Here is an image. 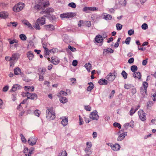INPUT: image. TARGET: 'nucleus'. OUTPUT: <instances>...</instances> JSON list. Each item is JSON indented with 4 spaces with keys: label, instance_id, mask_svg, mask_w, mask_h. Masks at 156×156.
I'll return each instance as SVG.
<instances>
[{
    "label": "nucleus",
    "instance_id": "4be33fe9",
    "mask_svg": "<svg viewBox=\"0 0 156 156\" xmlns=\"http://www.w3.org/2000/svg\"><path fill=\"white\" fill-rule=\"evenodd\" d=\"M103 15L104 16V18L106 20H111L112 18L111 15L105 13H103Z\"/></svg>",
    "mask_w": 156,
    "mask_h": 156
},
{
    "label": "nucleus",
    "instance_id": "58836bf2",
    "mask_svg": "<svg viewBox=\"0 0 156 156\" xmlns=\"http://www.w3.org/2000/svg\"><path fill=\"white\" fill-rule=\"evenodd\" d=\"M131 70L133 72H135L137 70V67L136 66L133 65L131 67Z\"/></svg>",
    "mask_w": 156,
    "mask_h": 156
},
{
    "label": "nucleus",
    "instance_id": "f704fd0d",
    "mask_svg": "<svg viewBox=\"0 0 156 156\" xmlns=\"http://www.w3.org/2000/svg\"><path fill=\"white\" fill-rule=\"evenodd\" d=\"M154 104V103L151 101H149L147 103V109H149Z\"/></svg>",
    "mask_w": 156,
    "mask_h": 156
},
{
    "label": "nucleus",
    "instance_id": "bb28decb",
    "mask_svg": "<svg viewBox=\"0 0 156 156\" xmlns=\"http://www.w3.org/2000/svg\"><path fill=\"white\" fill-rule=\"evenodd\" d=\"M38 71L39 72L38 73V75H44L45 73L46 69L45 68H40L38 69Z\"/></svg>",
    "mask_w": 156,
    "mask_h": 156
},
{
    "label": "nucleus",
    "instance_id": "774afa93",
    "mask_svg": "<svg viewBox=\"0 0 156 156\" xmlns=\"http://www.w3.org/2000/svg\"><path fill=\"white\" fill-rule=\"evenodd\" d=\"M152 98L154 101H156V93H155L152 95Z\"/></svg>",
    "mask_w": 156,
    "mask_h": 156
},
{
    "label": "nucleus",
    "instance_id": "f257e3e1",
    "mask_svg": "<svg viewBox=\"0 0 156 156\" xmlns=\"http://www.w3.org/2000/svg\"><path fill=\"white\" fill-rule=\"evenodd\" d=\"M50 5V3L48 1L44 0H40L38 1L36 5L34 6L35 9L38 10H43L45 8L48 7Z\"/></svg>",
    "mask_w": 156,
    "mask_h": 156
},
{
    "label": "nucleus",
    "instance_id": "6ab92c4d",
    "mask_svg": "<svg viewBox=\"0 0 156 156\" xmlns=\"http://www.w3.org/2000/svg\"><path fill=\"white\" fill-rule=\"evenodd\" d=\"M140 92L143 97H145L147 95V90L141 87L140 88Z\"/></svg>",
    "mask_w": 156,
    "mask_h": 156
},
{
    "label": "nucleus",
    "instance_id": "473e14b6",
    "mask_svg": "<svg viewBox=\"0 0 156 156\" xmlns=\"http://www.w3.org/2000/svg\"><path fill=\"white\" fill-rule=\"evenodd\" d=\"M19 57V55L17 53H15L12 55L11 57V59L14 60H15L16 59H18Z\"/></svg>",
    "mask_w": 156,
    "mask_h": 156
},
{
    "label": "nucleus",
    "instance_id": "79ce46f5",
    "mask_svg": "<svg viewBox=\"0 0 156 156\" xmlns=\"http://www.w3.org/2000/svg\"><path fill=\"white\" fill-rule=\"evenodd\" d=\"M68 6L73 8H75L76 6V4L74 2H71L69 3Z\"/></svg>",
    "mask_w": 156,
    "mask_h": 156
},
{
    "label": "nucleus",
    "instance_id": "8fccbe9b",
    "mask_svg": "<svg viewBox=\"0 0 156 156\" xmlns=\"http://www.w3.org/2000/svg\"><path fill=\"white\" fill-rule=\"evenodd\" d=\"M113 126L116 127H118L119 129H120L121 128V126L120 124L116 122H115L113 123Z\"/></svg>",
    "mask_w": 156,
    "mask_h": 156
},
{
    "label": "nucleus",
    "instance_id": "3c124183",
    "mask_svg": "<svg viewBox=\"0 0 156 156\" xmlns=\"http://www.w3.org/2000/svg\"><path fill=\"white\" fill-rule=\"evenodd\" d=\"M68 48L72 51L74 52L76 51V49L74 47H72L70 45L68 46Z\"/></svg>",
    "mask_w": 156,
    "mask_h": 156
},
{
    "label": "nucleus",
    "instance_id": "680f3d73",
    "mask_svg": "<svg viewBox=\"0 0 156 156\" xmlns=\"http://www.w3.org/2000/svg\"><path fill=\"white\" fill-rule=\"evenodd\" d=\"M70 80L72 84L75 83L76 81V79L75 78H72L70 79Z\"/></svg>",
    "mask_w": 156,
    "mask_h": 156
},
{
    "label": "nucleus",
    "instance_id": "37998d69",
    "mask_svg": "<svg viewBox=\"0 0 156 156\" xmlns=\"http://www.w3.org/2000/svg\"><path fill=\"white\" fill-rule=\"evenodd\" d=\"M116 26L117 30H120L122 29V25L120 23H117Z\"/></svg>",
    "mask_w": 156,
    "mask_h": 156
},
{
    "label": "nucleus",
    "instance_id": "dca6fc26",
    "mask_svg": "<svg viewBox=\"0 0 156 156\" xmlns=\"http://www.w3.org/2000/svg\"><path fill=\"white\" fill-rule=\"evenodd\" d=\"M51 62L54 65H57L59 62V60L57 57H53L51 58Z\"/></svg>",
    "mask_w": 156,
    "mask_h": 156
},
{
    "label": "nucleus",
    "instance_id": "cd10ccee",
    "mask_svg": "<svg viewBox=\"0 0 156 156\" xmlns=\"http://www.w3.org/2000/svg\"><path fill=\"white\" fill-rule=\"evenodd\" d=\"M89 86L87 88V90L88 91H91V90L94 88V85L92 82H90L88 83Z\"/></svg>",
    "mask_w": 156,
    "mask_h": 156
},
{
    "label": "nucleus",
    "instance_id": "c756f323",
    "mask_svg": "<svg viewBox=\"0 0 156 156\" xmlns=\"http://www.w3.org/2000/svg\"><path fill=\"white\" fill-rule=\"evenodd\" d=\"M22 23L24 24L27 26L28 27L30 28H32L31 25L27 20H24L22 21Z\"/></svg>",
    "mask_w": 156,
    "mask_h": 156
},
{
    "label": "nucleus",
    "instance_id": "e433bc0d",
    "mask_svg": "<svg viewBox=\"0 0 156 156\" xmlns=\"http://www.w3.org/2000/svg\"><path fill=\"white\" fill-rule=\"evenodd\" d=\"M85 67L88 71H90L91 68V65L90 63H88L85 64Z\"/></svg>",
    "mask_w": 156,
    "mask_h": 156
},
{
    "label": "nucleus",
    "instance_id": "49530a36",
    "mask_svg": "<svg viewBox=\"0 0 156 156\" xmlns=\"http://www.w3.org/2000/svg\"><path fill=\"white\" fill-rule=\"evenodd\" d=\"M85 26L90 27L91 25V22L90 21H85Z\"/></svg>",
    "mask_w": 156,
    "mask_h": 156
},
{
    "label": "nucleus",
    "instance_id": "4468645a",
    "mask_svg": "<svg viewBox=\"0 0 156 156\" xmlns=\"http://www.w3.org/2000/svg\"><path fill=\"white\" fill-rule=\"evenodd\" d=\"M110 146L111 147L112 149L114 151H118L120 148V145L117 144H115V145L111 144H110Z\"/></svg>",
    "mask_w": 156,
    "mask_h": 156
},
{
    "label": "nucleus",
    "instance_id": "0e129e2a",
    "mask_svg": "<svg viewBox=\"0 0 156 156\" xmlns=\"http://www.w3.org/2000/svg\"><path fill=\"white\" fill-rule=\"evenodd\" d=\"M115 90H113L110 94L109 95V98H111L112 97H113L114 96V94H115Z\"/></svg>",
    "mask_w": 156,
    "mask_h": 156
},
{
    "label": "nucleus",
    "instance_id": "13d9d810",
    "mask_svg": "<svg viewBox=\"0 0 156 156\" xmlns=\"http://www.w3.org/2000/svg\"><path fill=\"white\" fill-rule=\"evenodd\" d=\"M131 85L130 84H126L124 85V87L125 89H129L130 88Z\"/></svg>",
    "mask_w": 156,
    "mask_h": 156
},
{
    "label": "nucleus",
    "instance_id": "052dcab7",
    "mask_svg": "<svg viewBox=\"0 0 156 156\" xmlns=\"http://www.w3.org/2000/svg\"><path fill=\"white\" fill-rule=\"evenodd\" d=\"M85 109L87 111H90L91 109V107L89 105L86 106H85Z\"/></svg>",
    "mask_w": 156,
    "mask_h": 156
},
{
    "label": "nucleus",
    "instance_id": "864d4df0",
    "mask_svg": "<svg viewBox=\"0 0 156 156\" xmlns=\"http://www.w3.org/2000/svg\"><path fill=\"white\" fill-rule=\"evenodd\" d=\"M34 113L36 115L39 117L41 114V112L38 110H36L35 111Z\"/></svg>",
    "mask_w": 156,
    "mask_h": 156
},
{
    "label": "nucleus",
    "instance_id": "0eeeda50",
    "mask_svg": "<svg viewBox=\"0 0 156 156\" xmlns=\"http://www.w3.org/2000/svg\"><path fill=\"white\" fill-rule=\"evenodd\" d=\"M138 115L140 119L142 121H144L146 119V114L142 110H140L138 112Z\"/></svg>",
    "mask_w": 156,
    "mask_h": 156
},
{
    "label": "nucleus",
    "instance_id": "69168bd1",
    "mask_svg": "<svg viewBox=\"0 0 156 156\" xmlns=\"http://www.w3.org/2000/svg\"><path fill=\"white\" fill-rule=\"evenodd\" d=\"M79 124L80 125H81L83 124V120L82 118L80 117V115L79 116Z\"/></svg>",
    "mask_w": 156,
    "mask_h": 156
},
{
    "label": "nucleus",
    "instance_id": "ddd939ff",
    "mask_svg": "<svg viewBox=\"0 0 156 156\" xmlns=\"http://www.w3.org/2000/svg\"><path fill=\"white\" fill-rule=\"evenodd\" d=\"M98 8L95 7H85L83 9V11L86 12H88V11L89 10L94 11H98Z\"/></svg>",
    "mask_w": 156,
    "mask_h": 156
},
{
    "label": "nucleus",
    "instance_id": "7c9ffc66",
    "mask_svg": "<svg viewBox=\"0 0 156 156\" xmlns=\"http://www.w3.org/2000/svg\"><path fill=\"white\" fill-rule=\"evenodd\" d=\"M14 71V74L16 75H18L20 74L21 72V69L19 67L15 68Z\"/></svg>",
    "mask_w": 156,
    "mask_h": 156
},
{
    "label": "nucleus",
    "instance_id": "393cba45",
    "mask_svg": "<svg viewBox=\"0 0 156 156\" xmlns=\"http://www.w3.org/2000/svg\"><path fill=\"white\" fill-rule=\"evenodd\" d=\"M60 119H62L61 123L63 126H65L68 124V118L62 117Z\"/></svg>",
    "mask_w": 156,
    "mask_h": 156
},
{
    "label": "nucleus",
    "instance_id": "e2e57ef3",
    "mask_svg": "<svg viewBox=\"0 0 156 156\" xmlns=\"http://www.w3.org/2000/svg\"><path fill=\"white\" fill-rule=\"evenodd\" d=\"M59 94L60 95H64L65 96H66L67 95V93L62 90H61L59 92Z\"/></svg>",
    "mask_w": 156,
    "mask_h": 156
},
{
    "label": "nucleus",
    "instance_id": "6e6552de",
    "mask_svg": "<svg viewBox=\"0 0 156 156\" xmlns=\"http://www.w3.org/2000/svg\"><path fill=\"white\" fill-rule=\"evenodd\" d=\"M94 40V42L100 43L102 44L103 43L104 39L102 36L100 35H98L95 37Z\"/></svg>",
    "mask_w": 156,
    "mask_h": 156
},
{
    "label": "nucleus",
    "instance_id": "1a4fd4ad",
    "mask_svg": "<svg viewBox=\"0 0 156 156\" xmlns=\"http://www.w3.org/2000/svg\"><path fill=\"white\" fill-rule=\"evenodd\" d=\"M49 44L46 42H44L43 44V47L45 49L44 53L45 54L44 57L47 56V55H49V52L50 51L48 49V47Z\"/></svg>",
    "mask_w": 156,
    "mask_h": 156
},
{
    "label": "nucleus",
    "instance_id": "ea45409f",
    "mask_svg": "<svg viewBox=\"0 0 156 156\" xmlns=\"http://www.w3.org/2000/svg\"><path fill=\"white\" fill-rule=\"evenodd\" d=\"M20 37L23 41H25L27 39V37L24 34H21L20 35Z\"/></svg>",
    "mask_w": 156,
    "mask_h": 156
},
{
    "label": "nucleus",
    "instance_id": "f3484780",
    "mask_svg": "<svg viewBox=\"0 0 156 156\" xmlns=\"http://www.w3.org/2000/svg\"><path fill=\"white\" fill-rule=\"evenodd\" d=\"M47 30L49 31H52L55 30L54 26L51 24L47 25L44 26Z\"/></svg>",
    "mask_w": 156,
    "mask_h": 156
},
{
    "label": "nucleus",
    "instance_id": "a211bd4d",
    "mask_svg": "<svg viewBox=\"0 0 156 156\" xmlns=\"http://www.w3.org/2000/svg\"><path fill=\"white\" fill-rule=\"evenodd\" d=\"M8 13L6 12H0V18L2 19H5L8 16Z\"/></svg>",
    "mask_w": 156,
    "mask_h": 156
},
{
    "label": "nucleus",
    "instance_id": "a18cd8bd",
    "mask_svg": "<svg viewBox=\"0 0 156 156\" xmlns=\"http://www.w3.org/2000/svg\"><path fill=\"white\" fill-rule=\"evenodd\" d=\"M121 74L125 79H126L127 78V74L125 71H122Z\"/></svg>",
    "mask_w": 156,
    "mask_h": 156
},
{
    "label": "nucleus",
    "instance_id": "338daca9",
    "mask_svg": "<svg viewBox=\"0 0 156 156\" xmlns=\"http://www.w3.org/2000/svg\"><path fill=\"white\" fill-rule=\"evenodd\" d=\"M134 33V31L132 30H130L128 31V34L129 35H131Z\"/></svg>",
    "mask_w": 156,
    "mask_h": 156
},
{
    "label": "nucleus",
    "instance_id": "9b49d317",
    "mask_svg": "<svg viewBox=\"0 0 156 156\" xmlns=\"http://www.w3.org/2000/svg\"><path fill=\"white\" fill-rule=\"evenodd\" d=\"M96 111H94L90 115V118L92 120H97L99 118V116L97 114Z\"/></svg>",
    "mask_w": 156,
    "mask_h": 156
},
{
    "label": "nucleus",
    "instance_id": "7ed1b4c3",
    "mask_svg": "<svg viewBox=\"0 0 156 156\" xmlns=\"http://www.w3.org/2000/svg\"><path fill=\"white\" fill-rule=\"evenodd\" d=\"M47 118L50 120H52L54 119L55 117V110L52 107L49 108L47 110Z\"/></svg>",
    "mask_w": 156,
    "mask_h": 156
},
{
    "label": "nucleus",
    "instance_id": "423d86ee",
    "mask_svg": "<svg viewBox=\"0 0 156 156\" xmlns=\"http://www.w3.org/2000/svg\"><path fill=\"white\" fill-rule=\"evenodd\" d=\"M54 12V9L52 8H47L46 9L44 10L41 11L40 13L41 14H46L48 15H50L51 13H52Z\"/></svg>",
    "mask_w": 156,
    "mask_h": 156
},
{
    "label": "nucleus",
    "instance_id": "a878e982",
    "mask_svg": "<svg viewBox=\"0 0 156 156\" xmlns=\"http://www.w3.org/2000/svg\"><path fill=\"white\" fill-rule=\"evenodd\" d=\"M133 75L135 78L138 79H140L141 76V73L139 72H134L133 74Z\"/></svg>",
    "mask_w": 156,
    "mask_h": 156
},
{
    "label": "nucleus",
    "instance_id": "aec40b11",
    "mask_svg": "<svg viewBox=\"0 0 156 156\" xmlns=\"http://www.w3.org/2000/svg\"><path fill=\"white\" fill-rule=\"evenodd\" d=\"M24 90H26L27 92H33L34 90V87L33 86L30 87V86H25L24 87Z\"/></svg>",
    "mask_w": 156,
    "mask_h": 156
},
{
    "label": "nucleus",
    "instance_id": "5fc2aeb1",
    "mask_svg": "<svg viewBox=\"0 0 156 156\" xmlns=\"http://www.w3.org/2000/svg\"><path fill=\"white\" fill-rule=\"evenodd\" d=\"M147 28V25L145 23L143 24L142 25V28L144 30H146Z\"/></svg>",
    "mask_w": 156,
    "mask_h": 156
},
{
    "label": "nucleus",
    "instance_id": "c03bdc74",
    "mask_svg": "<svg viewBox=\"0 0 156 156\" xmlns=\"http://www.w3.org/2000/svg\"><path fill=\"white\" fill-rule=\"evenodd\" d=\"M59 156H67V153L66 151H62L61 153L59 154Z\"/></svg>",
    "mask_w": 156,
    "mask_h": 156
},
{
    "label": "nucleus",
    "instance_id": "5701e85b",
    "mask_svg": "<svg viewBox=\"0 0 156 156\" xmlns=\"http://www.w3.org/2000/svg\"><path fill=\"white\" fill-rule=\"evenodd\" d=\"M126 135V132L120 134L118 138V141H120L122 140Z\"/></svg>",
    "mask_w": 156,
    "mask_h": 156
},
{
    "label": "nucleus",
    "instance_id": "412c9836",
    "mask_svg": "<svg viewBox=\"0 0 156 156\" xmlns=\"http://www.w3.org/2000/svg\"><path fill=\"white\" fill-rule=\"evenodd\" d=\"M27 98L28 99H30L32 100H36L37 98V96L36 94H31L30 93L28 95H27Z\"/></svg>",
    "mask_w": 156,
    "mask_h": 156
},
{
    "label": "nucleus",
    "instance_id": "20e7f679",
    "mask_svg": "<svg viewBox=\"0 0 156 156\" xmlns=\"http://www.w3.org/2000/svg\"><path fill=\"white\" fill-rule=\"evenodd\" d=\"M25 5L23 3H19L16 4L13 7V11L16 12H19L24 8Z\"/></svg>",
    "mask_w": 156,
    "mask_h": 156
},
{
    "label": "nucleus",
    "instance_id": "9d476101",
    "mask_svg": "<svg viewBox=\"0 0 156 156\" xmlns=\"http://www.w3.org/2000/svg\"><path fill=\"white\" fill-rule=\"evenodd\" d=\"M116 78L114 73H110L105 77V78L109 82H112Z\"/></svg>",
    "mask_w": 156,
    "mask_h": 156
},
{
    "label": "nucleus",
    "instance_id": "4d7b16f0",
    "mask_svg": "<svg viewBox=\"0 0 156 156\" xmlns=\"http://www.w3.org/2000/svg\"><path fill=\"white\" fill-rule=\"evenodd\" d=\"M119 2L122 5H126V0H120Z\"/></svg>",
    "mask_w": 156,
    "mask_h": 156
},
{
    "label": "nucleus",
    "instance_id": "09e8293b",
    "mask_svg": "<svg viewBox=\"0 0 156 156\" xmlns=\"http://www.w3.org/2000/svg\"><path fill=\"white\" fill-rule=\"evenodd\" d=\"M92 144L90 142H87V147L85 149H90L92 147Z\"/></svg>",
    "mask_w": 156,
    "mask_h": 156
},
{
    "label": "nucleus",
    "instance_id": "b1692460",
    "mask_svg": "<svg viewBox=\"0 0 156 156\" xmlns=\"http://www.w3.org/2000/svg\"><path fill=\"white\" fill-rule=\"evenodd\" d=\"M20 88V86L18 84L14 85L12 88L10 90L11 92H14L17 89H19Z\"/></svg>",
    "mask_w": 156,
    "mask_h": 156
},
{
    "label": "nucleus",
    "instance_id": "72a5a7b5",
    "mask_svg": "<svg viewBox=\"0 0 156 156\" xmlns=\"http://www.w3.org/2000/svg\"><path fill=\"white\" fill-rule=\"evenodd\" d=\"M8 40L9 41V43L10 44H12L15 43L17 44L18 42V40L16 39L11 40L10 39H8Z\"/></svg>",
    "mask_w": 156,
    "mask_h": 156
},
{
    "label": "nucleus",
    "instance_id": "39448f33",
    "mask_svg": "<svg viewBox=\"0 0 156 156\" xmlns=\"http://www.w3.org/2000/svg\"><path fill=\"white\" fill-rule=\"evenodd\" d=\"M76 15V14L74 12H69L64 13L60 15V17L62 19L66 18L69 19L72 18Z\"/></svg>",
    "mask_w": 156,
    "mask_h": 156
},
{
    "label": "nucleus",
    "instance_id": "f8f14e48",
    "mask_svg": "<svg viewBox=\"0 0 156 156\" xmlns=\"http://www.w3.org/2000/svg\"><path fill=\"white\" fill-rule=\"evenodd\" d=\"M37 138L35 137L30 138L28 141V144L30 145L33 146L35 144L37 141Z\"/></svg>",
    "mask_w": 156,
    "mask_h": 156
},
{
    "label": "nucleus",
    "instance_id": "603ef678",
    "mask_svg": "<svg viewBox=\"0 0 156 156\" xmlns=\"http://www.w3.org/2000/svg\"><path fill=\"white\" fill-rule=\"evenodd\" d=\"M85 151L86 153L88 154H91L92 153V151L90 150V149H85Z\"/></svg>",
    "mask_w": 156,
    "mask_h": 156
},
{
    "label": "nucleus",
    "instance_id": "4c0bfd02",
    "mask_svg": "<svg viewBox=\"0 0 156 156\" xmlns=\"http://www.w3.org/2000/svg\"><path fill=\"white\" fill-rule=\"evenodd\" d=\"M78 26L79 27L85 26V21L80 20L78 22Z\"/></svg>",
    "mask_w": 156,
    "mask_h": 156
},
{
    "label": "nucleus",
    "instance_id": "bf43d9fd",
    "mask_svg": "<svg viewBox=\"0 0 156 156\" xmlns=\"http://www.w3.org/2000/svg\"><path fill=\"white\" fill-rule=\"evenodd\" d=\"M9 61V64L10 66L13 67L14 65L15 60H14L12 59H11Z\"/></svg>",
    "mask_w": 156,
    "mask_h": 156
},
{
    "label": "nucleus",
    "instance_id": "6e6d98bb",
    "mask_svg": "<svg viewBox=\"0 0 156 156\" xmlns=\"http://www.w3.org/2000/svg\"><path fill=\"white\" fill-rule=\"evenodd\" d=\"M136 112V110L133 108H132L130 112V115H132Z\"/></svg>",
    "mask_w": 156,
    "mask_h": 156
},
{
    "label": "nucleus",
    "instance_id": "2f4dec72",
    "mask_svg": "<svg viewBox=\"0 0 156 156\" xmlns=\"http://www.w3.org/2000/svg\"><path fill=\"white\" fill-rule=\"evenodd\" d=\"M113 52V50L110 48H108L107 49H104V53L106 54L112 53Z\"/></svg>",
    "mask_w": 156,
    "mask_h": 156
},
{
    "label": "nucleus",
    "instance_id": "a19ab883",
    "mask_svg": "<svg viewBox=\"0 0 156 156\" xmlns=\"http://www.w3.org/2000/svg\"><path fill=\"white\" fill-rule=\"evenodd\" d=\"M20 136L21 137V139L23 142L25 143L26 142L27 140L24 137V136H23V134L22 133L20 134Z\"/></svg>",
    "mask_w": 156,
    "mask_h": 156
},
{
    "label": "nucleus",
    "instance_id": "de8ad7c7",
    "mask_svg": "<svg viewBox=\"0 0 156 156\" xmlns=\"http://www.w3.org/2000/svg\"><path fill=\"white\" fill-rule=\"evenodd\" d=\"M143 87H142L143 88L147 90V87L148 86V84L147 82H144L143 83Z\"/></svg>",
    "mask_w": 156,
    "mask_h": 156
},
{
    "label": "nucleus",
    "instance_id": "c9c22d12",
    "mask_svg": "<svg viewBox=\"0 0 156 156\" xmlns=\"http://www.w3.org/2000/svg\"><path fill=\"white\" fill-rule=\"evenodd\" d=\"M60 101L62 103H65L68 101L66 97H62L60 98Z\"/></svg>",
    "mask_w": 156,
    "mask_h": 156
},
{
    "label": "nucleus",
    "instance_id": "2eb2a0df",
    "mask_svg": "<svg viewBox=\"0 0 156 156\" xmlns=\"http://www.w3.org/2000/svg\"><path fill=\"white\" fill-rule=\"evenodd\" d=\"M27 57L30 60H32L34 57L33 52L31 51H29L26 53Z\"/></svg>",
    "mask_w": 156,
    "mask_h": 156
},
{
    "label": "nucleus",
    "instance_id": "f03ea898",
    "mask_svg": "<svg viewBox=\"0 0 156 156\" xmlns=\"http://www.w3.org/2000/svg\"><path fill=\"white\" fill-rule=\"evenodd\" d=\"M45 18L44 16L40 17L36 21V23L34 26V27L37 30H40V27L39 25H42L45 23Z\"/></svg>",
    "mask_w": 156,
    "mask_h": 156
},
{
    "label": "nucleus",
    "instance_id": "c85d7f7f",
    "mask_svg": "<svg viewBox=\"0 0 156 156\" xmlns=\"http://www.w3.org/2000/svg\"><path fill=\"white\" fill-rule=\"evenodd\" d=\"M98 83L100 85H106L107 84L108 81L105 79H102L99 81Z\"/></svg>",
    "mask_w": 156,
    "mask_h": 156
}]
</instances>
